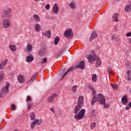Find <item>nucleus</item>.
<instances>
[{
	"instance_id": "09e8293b",
	"label": "nucleus",
	"mask_w": 131,
	"mask_h": 131,
	"mask_svg": "<svg viewBox=\"0 0 131 131\" xmlns=\"http://www.w3.org/2000/svg\"><path fill=\"white\" fill-rule=\"evenodd\" d=\"M126 36H127V37H129L130 36H131V32H129L128 33H127L126 34Z\"/></svg>"
},
{
	"instance_id": "4be33fe9",
	"label": "nucleus",
	"mask_w": 131,
	"mask_h": 131,
	"mask_svg": "<svg viewBox=\"0 0 131 131\" xmlns=\"http://www.w3.org/2000/svg\"><path fill=\"white\" fill-rule=\"evenodd\" d=\"M9 49L11 52H15L16 51V46L15 45H12L9 46Z\"/></svg>"
},
{
	"instance_id": "3c124183",
	"label": "nucleus",
	"mask_w": 131,
	"mask_h": 131,
	"mask_svg": "<svg viewBox=\"0 0 131 131\" xmlns=\"http://www.w3.org/2000/svg\"><path fill=\"white\" fill-rule=\"evenodd\" d=\"M126 66H127V67L128 68H129V66H130V63L129 62H127V63H126Z\"/></svg>"
},
{
	"instance_id": "423d86ee",
	"label": "nucleus",
	"mask_w": 131,
	"mask_h": 131,
	"mask_svg": "<svg viewBox=\"0 0 131 131\" xmlns=\"http://www.w3.org/2000/svg\"><path fill=\"white\" fill-rule=\"evenodd\" d=\"M3 25L4 28H10L11 27V20L8 19H4Z\"/></svg>"
},
{
	"instance_id": "79ce46f5",
	"label": "nucleus",
	"mask_w": 131,
	"mask_h": 131,
	"mask_svg": "<svg viewBox=\"0 0 131 131\" xmlns=\"http://www.w3.org/2000/svg\"><path fill=\"white\" fill-rule=\"evenodd\" d=\"M107 73H108V74H111L113 73L112 72V69H111V68H107Z\"/></svg>"
},
{
	"instance_id": "bf43d9fd",
	"label": "nucleus",
	"mask_w": 131,
	"mask_h": 131,
	"mask_svg": "<svg viewBox=\"0 0 131 131\" xmlns=\"http://www.w3.org/2000/svg\"><path fill=\"white\" fill-rule=\"evenodd\" d=\"M35 2H39V0H35Z\"/></svg>"
},
{
	"instance_id": "5fc2aeb1",
	"label": "nucleus",
	"mask_w": 131,
	"mask_h": 131,
	"mask_svg": "<svg viewBox=\"0 0 131 131\" xmlns=\"http://www.w3.org/2000/svg\"><path fill=\"white\" fill-rule=\"evenodd\" d=\"M129 109H130V106H128L126 107V110H129Z\"/></svg>"
},
{
	"instance_id": "8fccbe9b",
	"label": "nucleus",
	"mask_w": 131,
	"mask_h": 131,
	"mask_svg": "<svg viewBox=\"0 0 131 131\" xmlns=\"http://www.w3.org/2000/svg\"><path fill=\"white\" fill-rule=\"evenodd\" d=\"M26 101L27 102H28V101H31V98H30L29 96H27V99Z\"/></svg>"
},
{
	"instance_id": "052dcab7",
	"label": "nucleus",
	"mask_w": 131,
	"mask_h": 131,
	"mask_svg": "<svg viewBox=\"0 0 131 131\" xmlns=\"http://www.w3.org/2000/svg\"><path fill=\"white\" fill-rule=\"evenodd\" d=\"M117 1V2H119V1H120V0H116Z\"/></svg>"
},
{
	"instance_id": "4468645a",
	"label": "nucleus",
	"mask_w": 131,
	"mask_h": 131,
	"mask_svg": "<svg viewBox=\"0 0 131 131\" xmlns=\"http://www.w3.org/2000/svg\"><path fill=\"white\" fill-rule=\"evenodd\" d=\"M17 79L19 83H23V82H25V77H24V76L19 75L17 77Z\"/></svg>"
},
{
	"instance_id": "ea45409f",
	"label": "nucleus",
	"mask_w": 131,
	"mask_h": 131,
	"mask_svg": "<svg viewBox=\"0 0 131 131\" xmlns=\"http://www.w3.org/2000/svg\"><path fill=\"white\" fill-rule=\"evenodd\" d=\"M76 89H77V85H74V86L73 87V88L72 89V92L75 93V92H76Z\"/></svg>"
},
{
	"instance_id": "2eb2a0df",
	"label": "nucleus",
	"mask_w": 131,
	"mask_h": 131,
	"mask_svg": "<svg viewBox=\"0 0 131 131\" xmlns=\"http://www.w3.org/2000/svg\"><path fill=\"white\" fill-rule=\"evenodd\" d=\"M51 31L48 30L46 32H42V35H45V37H47V38H50L51 37Z\"/></svg>"
},
{
	"instance_id": "13d9d810",
	"label": "nucleus",
	"mask_w": 131,
	"mask_h": 131,
	"mask_svg": "<svg viewBox=\"0 0 131 131\" xmlns=\"http://www.w3.org/2000/svg\"><path fill=\"white\" fill-rule=\"evenodd\" d=\"M129 42L130 43H131V38L129 39Z\"/></svg>"
},
{
	"instance_id": "37998d69",
	"label": "nucleus",
	"mask_w": 131,
	"mask_h": 131,
	"mask_svg": "<svg viewBox=\"0 0 131 131\" xmlns=\"http://www.w3.org/2000/svg\"><path fill=\"white\" fill-rule=\"evenodd\" d=\"M90 114H91V116H94V115H95L96 114L95 113V110H92L90 111Z\"/></svg>"
},
{
	"instance_id": "6ab92c4d",
	"label": "nucleus",
	"mask_w": 131,
	"mask_h": 131,
	"mask_svg": "<svg viewBox=\"0 0 131 131\" xmlns=\"http://www.w3.org/2000/svg\"><path fill=\"white\" fill-rule=\"evenodd\" d=\"M121 101L122 104H126L127 103V96L126 95L123 96Z\"/></svg>"
},
{
	"instance_id": "cd10ccee",
	"label": "nucleus",
	"mask_w": 131,
	"mask_h": 131,
	"mask_svg": "<svg viewBox=\"0 0 131 131\" xmlns=\"http://www.w3.org/2000/svg\"><path fill=\"white\" fill-rule=\"evenodd\" d=\"M101 64H102V61H101V59H97V61L96 63V67H100Z\"/></svg>"
},
{
	"instance_id": "a18cd8bd",
	"label": "nucleus",
	"mask_w": 131,
	"mask_h": 131,
	"mask_svg": "<svg viewBox=\"0 0 131 131\" xmlns=\"http://www.w3.org/2000/svg\"><path fill=\"white\" fill-rule=\"evenodd\" d=\"M51 8V6H50V4H47L45 6V8L46 10H50V8Z\"/></svg>"
},
{
	"instance_id": "4c0bfd02",
	"label": "nucleus",
	"mask_w": 131,
	"mask_h": 131,
	"mask_svg": "<svg viewBox=\"0 0 131 131\" xmlns=\"http://www.w3.org/2000/svg\"><path fill=\"white\" fill-rule=\"evenodd\" d=\"M4 79V73L0 72V81H3Z\"/></svg>"
},
{
	"instance_id": "1a4fd4ad",
	"label": "nucleus",
	"mask_w": 131,
	"mask_h": 131,
	"mask_svg": "<svg viewBox=\"0 0 131 131\" xmlns=\"http://www.w3.org/2000/svg\"><path fill=\"white\" fill-rule=\"evenodd\" d=\"M59 6H58V4L57 3H55L53 5V8L52 9V12L54 13V14H55V15L58 14V12L59 11Z\"/></svg>"
},
{
	"instance_id": "aec40b11",
	"label": "nucleus",
	"mask_w": 131,
	"mask_h": 131,
	"mask_svg": "<svg viewBox=\"0 0 131 131\" xmlns=\"http://www.w3.org/2000/svg\"><path fill=\"white\" fill-rule=\"evenodd\" d=\"M59 75L62 77H64L65 75H67L66 72L65 73V70H62V69H61L60 71H59Z\"/></svg>"
},
{
	"instance_id": "e2e57ef3",
	"label": "nucleus",
	"mask_w": 131,
	"mask_h": 131,
	"mask_svg": "<svg viewBox=\"0 0 131 131\" xmlns=\"http://www.w3.org/2000/svg\"><path fill=\"white\" fill-rule=\"evenodd\" d=\"M41 1H44V0H41Z\"/></svg>"
},
{
	"instance_id": "4d7b16f0",
	"label": "nucleus",
	"mask_w": 131,
	"mask_h": 131,
	"mask_svg": "<svg viewBox=\"0 0 131 131\" xmlns=\"http://www.w3.org/2000/svg\"><path fill=\"white\" fill-rule=\"evenodd\" d=\"M128 106L130 107H131V102L128 104Z\"/></svg>"
},
{
	"instance_id": "a878e982",
	"label": "nucleus",
	"mask_w": 131,
	"mask_h": 131,
	"mask_svg": "<svg viewBox=\"0 0 131 131\" xmlns=\"http://www.w3.org/2000/svg\"><path fill=\"white\" fill-rule=\"evenodd\" d=\"M30 118L31 120H34L35 119V114L33 113H31L30 114Z\"/></svg>"
},
{
	"instance_id": "c03bdc74",
	"label": "nucleus",
	"mask_w": 131,
	"mask_h": 131,
	"mask_svg": "<svg viewBox=\"0 0 131 131\" xmlns=\"http://www.w3.org/2000/svg\"><path fill=\"white\" fill-rule=\"evenodd\" d=\"M63 54V52H59V53H58L56 55V58H59V57H60V56H62V54Z\"/></svg>"
},
{
	"instance_id": "0eeeda50",
	"label": "nucleus",
	"mask_w": 131,
	"mask_h": 131,
	"mask_svg": "<svg viewBox=\"0 0 131 131\" xmlns=\"http://www.w3.org/2000/svg\"><path fill=\"white\" fill-rule=\"evenodd\" d=\"M57 96L58 95H57V94L54 93L52 95L48 97L47 99V102L48 103H53V102H54V98H57Z\"/></svg>"
},
{
	"instance_id": "6e6d98bb",
	"label": "nucleus",
	"mask_w": 131,
	"mask_h": 131,
	"mask_svg": "<svg viewBox=\"0 0 131 131\" xmlns=\"http://www.w3.org/2000/svg\"><path fill=\"white\" fill-rule=\"evenodd\" d=\"M129 6L130 8H131V2H129Z\"/></svg>"
},
{
	"instance_id": "9b49d317",
	"label": "nucleus",
	"mask_w": 131,
	"mask_h": 131,
	"mask_svg": "<svg viewBox=\"0 0 131 131\" xmlns=\"http://www.w3.org/2000/svg\"><path fill=\"white\" fill-rule=\"evenodd\" d=\"M38 75V73H37L33 75V76L31 78V79L29 81H28V83L29 84H31V83H32V82H33V81H34V80L36 79V77H37Z\"/></svg>"
},
{
	"instance_id": "f704fd0d",
	"label": "nucleus",
	"mask_w": 131,
	"mask_h": 131,
	"mask_svg": "<svg viewBox=\"0 0 131 131\" xmlns=\"http://www.w3.org/2000/svg\"><path fill=\"white\" fill-rule=\"evenodd\" d=\"M112 86L114 90H117V89H118V85L116 83H114L112 85Z\"/></svg>"
},
{
	"instance_id": "864d4df0",
	"label": "nucleus",
	"mask_w": 131,
	"mask_h": 131,
	"mask_svg": "<svg viewBox=\"0 0 131 131\" xmlns=\"http://www.w3.org/2000/svg\"><path fill=\"white\" fill-rule=\"evenodd\" d=\"M50 111H52L53 112V113H55V111L54 110V108H51L50 109Z\"/></svg>"
},
{
	"instance_id": "2f4dec72",
	"label": "nucleus",
	"mask_w": 131,
	"mask_h": 131,
	"mask_svg": "<svg viewBox=\"0 0 131 131\" xmlns=\"http://www.w3.org/2000/svg\"><path fill=\"white\" fill-rule=\"evenodd\" d=\"M92 79L94 82H96V81H97V75L96 74L93 75Z\"/></svg>"
},
{
	"instance_id": "20e7f679",
	"label": "nucleus",
	"mask_w": 131,
	"mask_h": 131,
	"mask_svg": "<svg viewBox=\"0 0 131 131\" xmlns=\"http://www.w3.org/2000/svg\"><path fill=\"white\" fill-rule=\"evenodd\" d=\"M84 114H85V110L84 109H82L77 115H75L74 116L75 119L77 120H79L81 119L84 116Z\"/></svg>"
},
{
	"instance_id": "de8ad7c7",
	"label": "nucleus",
	"mask_w": 131,
	"mask_h": 131,
	"mask_svg": "<svg viewBox=\"0 0 131 131\" xmlns=\"http://www.w3.org/2000/svg\"><path fill=\"white\" fill-rule=\"evenodd\" d=\"M92 91L93 97H97V95H96V91H95V90L92 89Z\"/></svg>"
},
{
	"instance_id": "dca6fc26",
	"label": "nucleus",
	"mask_w": 131,
	"mask_h": 131,
	"mask_svg": "<svg viewBox=\"0 0 131 131\" xmlns=\"http://www.w3.org/2000/svg\"><path fill=\"white\" fill-rule=\"evenodd\" d=\"M10 88V84H9V83H6V85L5 87L3 89L2 93H7L9 92V88Z\"/></svg>"
},
{
	"instance_id": "a211bd4d",
	"label": "nucleus",
	"mask_w": 131,
	"mask_h": 131,
	"mask_svg": "<svg viewBox=\"0 0 131 131\" xmlns=\"http://www.w3.org/2000/svg\"><path fill=\"white\" fill-rule=\"evenodd\" d=\"M3 12L5 16H8L11 13V9L10 8H5L3 10Z\"/></svg>"
},
{
	"instance_id": "b1692460",
	"label": "nucleus",
	"mask_w": 131,
	"mask_h": 131,
	"mask_svg": "<svg viewBox=\"0 0 131 131\" xmlns=\"http://www.w3.org/2000/svg\"><path fill=\"white\" fill-rule=\"evenodd\" d=\"M48 61V58L47 57H44L43 58L41 59V64H46L47 63Z\"/></svg>"
},
{
	"instance_id": "5701e85b",
	"label": "nucleus",
	"mask_w": 131,
	"mask_h": 131,
	"mask_svg": "<svg viewBox=\"0 0 131 131\" xmlns=\"http://www.w3.org/2000/svg\"><path fill=\"white\" fill-rule=\"evenodd\" d=\"M36 125H40L41 123H42V121L39 119H36L34 121Z\"/></svg>"
},
{
	"instance_id": "c756f323",
	"label": "nucleus",
	"mask_w": 131,
	"mask_h": 131,
	"mask_svg": "<svg viewBox=\"0 0 131 131\" xmlns=\"http://www.w3.org/2000/svg\"><path fill=\"white\" fill-rule=\"evenodd\" d=\"M125 12H130L131 11L130 6H129V5L126 6V7H125Z\"/></svg>"
},
{
	"instance_id": "680f3d73",
	"label": "nucleus",
	"mask_w": 131,
	"mask_h": 131,
	"mask_svg": "<svg viewBox=\"0 0 131 131\" xmlns=\"http://www.w3.org/2000/svg\"><path fill=\"white\" fill-rule=\"evenodd\" d=\"M2 96V94L0 93V97Z\"/></svg>"
},
{
	"instance_id": "9d476101",
	"label": "nucleus",
	"mask_w": 131,
	"mask_h": 131,
	"mask_svg": "<svg viewBox=\"0 0 131 131\" xmlns=\"http://www.w3.org/2000/svg\"><path fill=\"white\" fill-rule=\"evenodd\" d=\"M98 36V34H97V32L94 31L91 34V37L89 39V41H93V39H95Z\"/></svg>"
},
{
	"instance_id": "c85d7f7f",
	"label": "nucleus",
	"mask_w": 131,
	"mask_h": 131,
	"mask_svg": "<svg viewBox=\"0 0 131 131\" xmlns=\"http://www.w3.org/2000/svg\"><path fill=\"white\" fill-rule=\"evenodd\" d=\"M113 17L114 18V20L115 21H118V14L117 13H115L113 15Z\"/></svg>"
},
{
	"instance_id": "a19ab883",
	"label": "nucleus",
	"mask_w": 131,
	"mask_h": 131,
	"mask_svg": "<svg viewBox=\"0 0 131 131\" xmlns=\"http://www.w3.org/2000/svg\"><path fill=\"white\" fill-rule=\"evenodd\" d=\"M35 123L33 121L30 125L31 128H34V127H35Z\"/></svg>"
},
{
	"instance_id": "39448f33",
	"label": "nucleus",
	"mask_w": 131,
	"mask_h": 131,
	"mask_svg": "<svg viewBox=\"0 0 131 131\" xmlns=\"http://www.w3.org/2000/svg\"><path fill=\"white\" fill-rule=\"evenodd\" d=\"M64 36L66 38H70V37H72L73 36V33H72V29L71 28L69 29L67 31H66L64 33Z\"/></svg>"
},
{
	"instance_id": "f3484780",
	"label": "nucleus",
	"mask_w": 131,
	"mask_h": 131,
	"mask_svg": "<svg viewBox=\"0 0 131 131\" xmlns=\"http://www.w3.org/2000/svg\"><path fill=\"white\" fill-rule=\"evenodd\" d=\"M33 49V46L31 44H27V52L28 53H30V52L32 51V49Z\"/></svg>"
},
{
	"instance_id": "393cba45",
	"label": "nucleus",
	"mask_w": 131,
	"mask_h": 131,
	"mask_svg": "<svg viewBox=\"0 0 131 131\" xmlns=\"http://www.w3.org/2000/svg\"><path fill=\"white\" fill-rule=\"evenodd\" d=\"M35 29L37 31H39V30H40V29H41V27L40 26V25L39 24H37L35 25Z\"/></svg>"
},
{
	"instance_id": "6e6552de",
	"label": "nucleus",
	"mask_w": 131,
	"mask_h": 131,
	"mask_svg": "<svg viewBox=\"0 0 131 131\" xmlns=\"http://www.w3.org/2000/svg\"><path fill=\"white\" fill-rule=\"evenodd\" d=\"M74 68L75 69H78V68H79L80 69L83 70V69H84V62H83V61H81L80 62H79L78 65L75 66Z\"/></svg>"
},
{
	"instance_id": "72a5a7b5",
	"label": "nucleus",
	"mask_w": 131,
	"mask_h": 131,
	"mask_svg": "<svg viewBox=\"0 0 131 131\" xmlns=\"http://www.w3.org/2000/svg\"><path fill=\"white\" fill-rule=\"evenodd\" d=\"M74 68H73V67H71L70 69H69L66 72V74H67L68 73H69L70 72H72V71H73V69Z\"/></svg>"
},
{
	"instance_id": "58836bf2",
	"label": "nucleus",
	"mask_w": 131,
	"mask_h": 131,
	"mask_svg": "<svg viewBox=\"0 0 131 131\" xmlns=\"http://www.w3.org/2000/svg\"><path fill=\"white\" fill-rule=\"evenodd\" d=\"M27 108L28 110H29L30 109H31V108L32 107V103L29 102L27 104Z\"/></svg>"
},
{
	"instance_id": "f8f14e48",
	"label": "nucleus",
	"mask_w": 131,
	"mask_h": 131,
	"mask_svg": "<svg viewBox=\"0 0 131 131\" xmlns=\"http://www.w3.org/2000/svg\"><path fill=\"white\" fill-rule=\"evenodd\" d=\"M34 60V57L32 56V54H29L26 58V61L28 63H30V62H32Z\"/></svg>"
},
{
	"instance_id": "7c9ffc66",
	"label": "nucleus",
	"mask_w": 131,
	"mask_h": 131,
	"mask_svg": "<svg viewBox=\"0 0 131 131\" xmlns=\"http://www.w3.org/2000/svg\"><path fill=\"white\" fill-rule=\"evenodd\" d=\"M59 40H60V37H55V38L54 39V43L55 45H58Z\"/></svg>"
},
{
	"instance_id": "f257e3e1",
	"label": "nucleus",
	"mask_w": 131,
	"mask_h": 131,
	"mask_svg": "<svg viewBox=\"0 0 131 131\" xmlns=\"http://www.w3.org/2000/svg\"><path fill=\"white\" fill-rule=\"evenodd\" d=\"M97 101H98L100 104H104L105 98L102 94H98L97 96H94L91 101L92 105H94Z\"/></svg>"
},
{
	"instance_id": "c9c22d12",
	"label": "nucleus",
	"mask_w": 131,
	"mask_h": 131,
	"mask_svg": "<svg viewBox=\"0 0 131 131\" xmlns=\"http://www.w3.org/2000/svg\"><path fill=\"white\" fill-rule=\"evenodd\" d=\"M1 63L3 66H6V64H8V59H5L4 61H2Z\"/></svg>"
},
{
	"instance_id": "f03ea898",
	"label": "nucleus",
	"mask_w": 131,
	"mask_h": 131,
	"mask_svg": "<svg viewBox=\"0 0 131 131\" xmlns=\"http://www.w3.org/2000/svg\"><path fill=\"white\" fill-rule=\"evenodd\" d=\"M83 99H84V98L82 96H80L79 97L78 100L77 101V105L75 107V114L78 113V111H80V110L82 108V106H83Z\"/></svg>"
},
{
	"instance_id": "412c9836",
	"label": "nucleus",
	"mask_w": 131,
	"mask_h": 131,
	"mask_svg": "<svg viewBox=\"0 0 131 131\" xmlns=\"http://www.w3.org/2000/svg\"><path fill=\"white\" fill-rule=\"evenodd\" d=\"M33 18H34L35 20L37 23H38L40 21V18L39 17V16L37 14H34L33 15Z\"/></svg>"
},
{
	"instance_id": "e433bc0d",
	"label": "nucleus",
	"mask_w": 131,
	"mask_h": 131,
	"mask_svg": "<svg viewBox=\"0 0 131 131\" xmlns=\"http://www.w3.org/2000/svg\"><path fill=\"white\" fill-rule=\"evenodd\" d=\"M101 105H103L104 108H109V104L106 103V100L104 101V103L101 104Z\"/></svg>"
},
{
	"instance_id": "473e14b6",
	"label": "nucleus",
	"mask_w": 131,
	"mask_h": 131,
	"mask_svg": "<svg viewBox=\"0 0 131 131\" xmlns=\"http://www.w3.org/2000/svg\"><path fill=\"white\" fill-rule=\"evenodd\" d=\"M95 127H96V123L93 122V123H91L90 125L91 129H94V128H95Z\"/></svg>"
},
{
	"instance_id": "7ed1b4c3",
	"label": "nucleus",
	"mask_w": 131,
	"mask_h": 131,
	"mask_svg": "<svg viewBox=\"0 0 131 131\" xmlns=\"http://www.w3.org/2000/svg\"><path fill=\"white\" fill-rule=\"evenodd\" d=\"M93 54L87 55L86 58L89 60V62L90 63H93L94 61H96L99 59V57L96 55V53H95V51H92Z\"/></svg>"
},
{
	"instance_id": "bb28decb",
	"label": "nucleus",
	"mask_w": 131,
	"mask_h": 131,
	"mask_svg": "<svg viewBox=\"0 0 131 131\" xmlns=\"http://www.w3.org/2000/svg\"><path fill=\"white\" fill-rule=\"evenodd\" d=\"M70 7L71 9H75V7H76V3H75V2L70 3Z\"/></svg>"
},
{
	"instance_id": "ddd939ff",
	"label": "nucleus",
	"mask_w": 131,
	"mask_h": 131,
	"mask_svg": "<svg viewBox=\"0 0 131 131\" xmlns=\"http://www.w3.org/2000/svg\"><path fill=\"white\" fill-rule=\"evenodd\" d=\"M47 52V50L45 48H41L40 50L39 51L38 53L39 54V56L41 57H43L45 55H46V53Z\"/></svg>"
},
{
	"instance_id": "603ef678",
	"label": "nucleus",
	"mask_w": 131,
	"mask_h": 131,
	"mask_svg": "<svg viewBox=\"0 0 131 131\" xmlns=\"http://www.w3.org/2000/svg\"><path fill=\"white\" fill-rule=\"evenodd\" d=\"M4 67H5V66H4L3 64H2L1 63V64H0V69H3V68H4Z\"/></svg>"
},
{
	"instance_id": "49530a36",
	"label": "nucleus",
	"mask_w": 131,
	"mask_h": 131,
	"mask_svg": "<svg viewBox=\"0 0 131 131\" xmlns=\"http://www.w3.org/2000/svg\"><path fill=\"white\" fill-rule=\"evenodd\" d=\"M16 110V106L14 105V104H12L11 110Z\"/></svg>"
}]
</instances>
